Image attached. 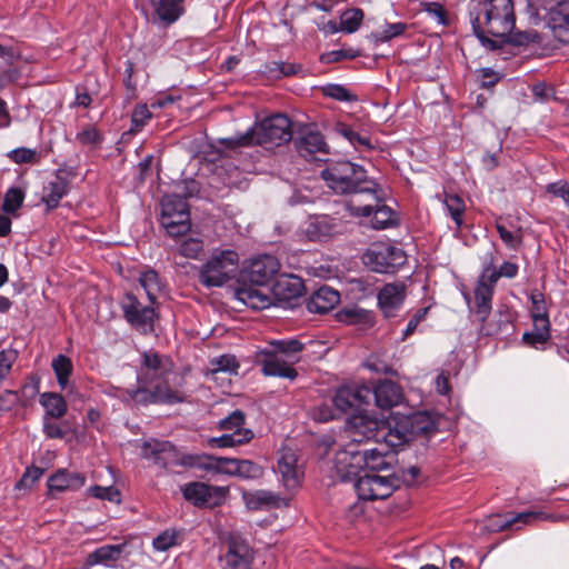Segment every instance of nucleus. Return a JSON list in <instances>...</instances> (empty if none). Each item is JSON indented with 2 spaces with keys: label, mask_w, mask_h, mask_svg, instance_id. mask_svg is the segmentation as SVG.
Returning <instances> with one entry per match:
<instances>
[{
  "label": "nucleus",
  "mask_w": 569,
  "mask_h": 569,
  "mask_svg": "<svg viewBox=\"0 0 569 569\" xmlns=\"http://www.w3.org/2000/svg\"><path fill=\"white\" fill-rule=\"evenodd\" d=\"M327 186L340 194H363L377 198L378 183L367 176L366 170L350 161H338L329 164L321 172Z\"/></svg>",
  "instance_id": "nucleus-4"
},
{
  "label": "nucleus",
  "mask_w": 569,
  "mask_h": 569,
  "mask_svg": "<svg viewBox=\"0 0 569 569\" xmlns=\"http://www.w3.org/2000/svg\"><path fill=\"white\" fill-rule=\"evenodd\" d=\"M303 343L298 339L272 340L267 347L256 352V362L261 366V372L269 377L295 380L298 376L293 365L299 361Z\"/></svg>",
  "instance_id": "nucleus-3"
},
{
  "label": "nucleus",
  "mask_w": 569,
  "mask_h": 569,
  "mask_svg": "<svg viewBox=\"0 0 569 569\" xmlns=\"http://www.w3.org/2000/svg\"><path fill=\"white\" fill-rule=\"evenodd\" d=\"M18 357V351L12 348L0 351V385L10 376Z\"/></svg>",
  "instance_id": "nucleus-57"
},
{
  "label": "nucleus",
  "mask_w": 569,
  "mask_h": 569,
  "mask_svg": "<svg viewBox=\"0 0 569 569\" xmlns=\"http://www.w3.org/2000/svg\"><path fill=\"white\" fill-rule=\"evenodd\" d=\"M254 437L253 431H246L241 435H230L224 432L220 437H211L208 439L210 448H232L250 442Z\"/></svg>",
  "instance_id": "nucleus-44"
},
{
  "label": "nucleus",
  "mask_w": 569,
  "mask_h": 569,
  "mask_svg": "<svg viewBox=\"0 0 569 569\" xmlns=\"http://www.w3.org/2000/svg\"><path fill=\"white\" fill-rule=\"evenodd\" d=\"M272 297L269 290L264 289L263 286L250 284L241 286L236 290V298L244 306L254 309L262 310L272 305Z\"/></svg>",
  "instance_id": "nucleus-27"
},
{
  "label": "nucleus",
  "mask_w": 569,
  "mask_h": 569,
  "mask_svg": "<svg viewBox=\"0 0 569 569\" xmlns=\"http://www.w3.org/2000/svg\"><path fill=\"white\" fill-rule=\"evenodd\" d=\"M246 415L243 411L237 409L232 411L228 417L221 419L218 423V428L230 435H241L246 431H252L244 427Z\"/></svg>",
  "instance_id": "nucleus-47"
},
{
  "label": "nucleus",
  "mask_w": 569,
  "mask_h": 569,
  "mask_svg": "<svg viewBox=\"0 0 569 569\" xmlns=\"http://www.w3.org/2000/svg\"><path fill=\"white\" fill-rule=\"evenodd\" d=\"M239 256L234 250H214L201 267L200 282L206 287H221L234 276Z\"/></svg>",
  "instance_id": "nucleus-7"
},
{
  "label": "nucleus",
  "mask_w": 569,
  "mask_h": 569,
  "mask_svg": "<svg viewBox=\"0 0 569 569\" xmlns=\"http://www.w3.org/2000/svg\"><path fill=\"white\" fill-rule=\"evenodd\" d=\"M392 421L388 422V433L383 436L387 447H397L416 436L428 433L433 426L430 417L422 412L398 416Z\"/></svg>",
  "instance_id": "nucleus-5"
},
{
  "label": "nucleus",
  "mask_w": 569,
  "mask_h": 569,
  "mask_svg": "<svg viewBox=\"0 0 569 569\" xmlns=\"http://www.w3.org/2000/svg\"><path fill=\"white\" fill-rule=\"evenodd\" d=\"M323 96L342 102H355L358 97L351 93L345 86L338 83H329L321 88Z\"/></svg>",
  "instance_id": "nucleus-51"
},
{
  "label": "nucleus",
  "mask_w": 569,
  "mask_h": 569,
  "mask_svg": "<svg viewBox=\"0 0 569 569\" xmlns=\"http://www.w3.org/2000/svg\"><path fill=\"white\" fill-rule=\"evenodd\" d=\"M221 466V473L238 476L244 479H258L263 475L262 467L250 460L222 457Z\"/></svg>",
  "instance_id": "nucleus-31"
},
{
  "label": "nucleus",
  "mask_w": 569,
  "mask_h": 569,
  "mask_svg": "<svg viewBox=\"0 0 569 569\" xmlns=\"http://www.w3.org/2000/svg\"><path fill=\"white\" fill-rule=\"evenodd\" d=\"M408 26L405 22L387 23L383 29L373 34L377 42H388L405 33Z\"/></svg>",
  "instance_id": "nucleus-59"
},
{
  "label": "nucleus",
  "mask_w": 569,
  "mask_h": 569,
  "mask_svg": "<svg viewBox=\"0 0 569 569\" xmlns=\"http://www.w3.org/2000/svg\"><path fill=\"white\" fill-rule=\"evenodd\" d=\"M495 288L496 283L489 281L481 272L473 290L475 307L472 309L480 322H486L491 313Z\"/></svg>",
  "instance_id": "nucleus-22"
},
{
  "label": "nucleus",
  "mask_w": 569,
  "mask_h": 569,
  "mask_svg": "<svg viewBox=\"0 0 569 569\" xmlns=\"http://www.w3.org/2000/svg\"><path fill=\"white\" fill-rule=\"evenodd\" d=\"M179 531L176 529H167L159 533L152 541V546L157 551H167L178 545Z\"/></svg>",
  "instance_id": "nucleus-58"
},
{
  "label": "nucleus",
  "mask_w": 569,
  "mask_h": 569,
  "mask_svg": "<svg viewBox=\"0 0 569 569\" xmlns=\"http://www.w3.org/2000/svg\"><path fill=\"white\" fill-rule=\"evenodd\" d=\"M242 499L246 507L249 510H268L271 508H278L281 502V498L268 490H254L242 493Z\"/></svg>",
  "instance_id": "nucleus-33"
},
{
  "label": "nucleus",
  "mask_w": 569,
  "mask_h": 569,
  "mask_svg": "<svg viewBox=\"0 0 569 569\" xmlns=\"http://www.w3.org/2000/svg\"><path fill=\"white\" fill-rule=\"evenodd\" d=\"M335 132L348 140L349 143L356 149H372V143L369 137L361 136L359 132L355 131L350 126L343 122L336 123Z\"/></svg>",
  "instance_id": "nucleus-45"
},
{
  "label": "nucleus",
  "mask_w": 569,
  "mask_h": 569,
  "mask_svg": "<svg viewBox=\"0 0 569 569\" xmlns=\"http://www.w3.org/2000/svg\"><path fill=\"white\" fill-rule=\"evenodd\" d=\"M173 370V363L167 356L153 350L141 353L140 371L138 373V387L147 388L154 381L164 380Z\"/></svg>",
  "instance_id": "nucleus-12"
},
{
  "label": "nucleus",
  "mask_w": 569,
  "mask_h": 569,
  "mask_svg": "<svg viewBox=\"0 0 569 569\" xmlns=\"http://www.w3.org/2000/svg\"><path fill=\"white\" fill-rule=\"evenodd\" d=\"M305 292L302 279L295 274H280L272 284V296L279 302H290Z\"/></svg>",
  "instance_id": "nucleus-26"
},
{
  "label": "nucleus",
  "mask_w": 569,
  "mask_h": 569,
  "mask_svg": "<svg viewBox=\"0 0 569 569\" xmlns=\"http://www.w3.org/2000/svg\"><path fill=\"white\" fill-rule=\"evenodd\" d=\"M507 37H509V41L516 46L539 44L541 42L540 34L536 30L511 31Z\"/></svg>",
  "instance_id": "nucleus-60"
},
{
  "label": "nucleus",
  "mask_w": 569,
  "mask_h": 569,
  "mask_svg": "<svg viewBox=\"0 0 569 569\" xmlns=\"http://www.w3.org/2000/svg\"><path fill=\"white\" fill-rule=\"evenodd\" d=\"M363 17L365 13L359 8L346 10L340 17V29H342V32L346 33L356 32L360 28L363 21Z\"/></svg>",
  "instance_id": "nucleus-49"
},
{
  "label": "nucleus",
  "mask_w": 569,
  "mask_h": 569,
  "mask_svg": "<svg viewBox=\"0 0 569 569\" xmlns=\"http://www.w3.org/2000/svg\"><path fill=\"white\" fill-rule=\"evenodd\" d=\"M363 262L375 272L389 273L406 262V254L393 246L379 244L367 250Z\"/></svg>",
  "instance_id": "nucleus-13"
},
{
  "label": "nucleus",
  "mask_w": 569,
  "mask_h": 569,
  "mask_svg": "<svg viewBox=\"0 0 569 569\" xmlns=\"http://www.w3.org/2000/svg\"><path fill=\"white\" fill-rule=\"evenodd\" d=\"M203 250L202 240L198 238H188L180 243L179 252L181 256L190 259H197Z\"/></svg>",
  "instance_id": "nucleus-63"
},
{
  "label": "nucleus",
  "mask_w": 569,
  "mask_h": 569,
  "mask_svg": "<svg viewBox=\"0 0 569 569\" xmlns=\"http://www.w3.org/2000/svg\"><path fill=\"white\" fill-rule=\"evenodd\" d=\"M152 113L146 103L137 104L131 114V132L141 131L151 120Z\"/></svg>",
  "instance_id": "nucleus-53"
},
{
  "label": "nucleus",
  "mask_w": 569,
  "mask_h": 569,
  "mask_svg": "<svg viewBox=\"0 0 569 569\" xmlns=\"http://www.w3.org/2000/svg\"><path fill=\"white\" fill-rule=\"evenodd\" d=\"M353 487L361 500H382L391 496L396 486L388 477L365 473L356 480Z\"/></svg>",
  "instance_id": "nucleus-16"
},
{
  "label": "nucleus",
  "mask_w": 569,
  "mask_h": 569,
  "mask_svg": "<svg viewBox=\"0 0 569 569\" xmlns=\"http://www.w3.org/2000/svg\"><path fill=\"white\" fill-rule=\"evenodd\" d=\"M40 403L47 416L58 419L67 413L68 406L64 398L56 392H44L40 396Z\"/></svg>",
  "instance_id": "nucleus-41"
},
{
  "label": "nucleus",
  "mask_w": 569,
  "mask_h": 569,
  "mask_svg": "<svg viewBox=\"0 0 569 569\" xmlns=\"http://www.w3.org/2000/svg\"><path fill=\"white\" fill-rule=\"evenodd\" d=\"M189 210L188 203L184 197L179 194H166L161 201V224L163 228L173 229V220H169L170 216L183 217L184 211Z\"/></svg>",
  "instance_id": "nucleus-36"
},
{
  "label": "nucleus",
  "mask_w": 569,
  "mask_h": 569,
  "mask_svg": "<svg viewBox=\"0 0 569 569\" xmlns=\"http://www.w3.org/2000/svg\"><path fill=\"white\" fill-rule=\"evenodd\" d=\"M274 471L286 490L296 491L302 486L305 466L292 449L283 448L279 451Z\"/></svg>",
  "instance_id": "nucleus-11"
},
{
  "label": "nucleus",
  "mask_w": 569,
  "mask_h": 569,
  "mask_svg": "<svg viewBox=\"0 0 569 569\" xmlns=\"http://www.w3.org/2000/svg\"><path fill=\"white\" fill-rule=\"evenodd\" d=\"M88 493L100 500H108L111 502H120V492L113 486L102 487V486H91L88 489Z\"/></svg>",
  "instance_id": "nucleus-61"
},
{
  "label": "nucleus",
  "mask_w": 569,
  "mask_h": 569,
  "mask_svg": "<svg viewBox=\"0 0 569 569\" xmlns=\"http://www.w3.org/2000/svg\"><path fill=\"white\" fill-rule=\"evenodd\" d=\"M340 302V293L322 286L315 291L307 301V309L312 313H327Z\"/></svg>",
  "instance_id": "nucleus-30"
},
{
  "label": "nucleus",
  "mask_w": 569,
  "mask_h": 569,
  "mask_svg": "<svg viewBox=\"0 0 569 569\" xmlns=\"http://www.w3.org/2000/svg\"><path fill=\"white\" fill-rule=\"evenodd\" d=\"M51 367L57 377V382L59 387L61 388V390H64L68 387L69 378L73 371V365L71 359L60 353L52 359Z\"/></svg>",
  "instance_id": "nucleus-46"
},
{
  "label": "nucleus",
  "mask_w": 569,
  "mask_h": 569,
  "mask_svg": "<svg viewBox=\"0 0 569 569\" xmlns=\"http://www.w3.org/2000/svg\"><path fill=\"white\" fill-rule=\"evenodd\" d=\"M496 229L499 233L500 239L506 244V247L510 250H519L523 243L521 229L510 230L506 227L502 221V218H498L496 220Z\"/></svg>",
  "instance_id": "nucleus-48"
},
{
  "label": "nucleus",
  "mask_w": 569,
  "mask_h": 569,
  "mask_svg": "<svg viewBox=\"0 0 569 569\" xmlns=\"http://www.w3.org/2000/svg\"><path fill=\"white\" fill-rule=\"evenodd\" d=\"M565 519H567V517L562 515L549 513L542 510H530L503 518L501 516H496L491 519V528L493 530H506L516 525L528 526L539 521L558 522L563 521Z\"/></svg>",
  "instance_id": "nucleus-19"
},
{
  "label": "nucleus",
  "mask_w": 569,
  "mask_h": 569,
  "mask_svg": "<svg viewBox=\"0 0 569 569\" xmlns=\"http://www.w3.org/2000/svg\"><path fill=\"white\" fill-rule=\"evenodd\" d=\"M278 259L263 254L252 260L247 271L248 280L257 286H266L279 271Z\"/></svg>",
  "instance_id": "nucleus-24"
},
{
  "label": "nucleus",
  "mask_w": 569,
  "mask_h": 569,
  "mask_svg": "<svg viewBox=\"0 0 569 569\" xmlns=\"http://www.w3.org/2000/svg\"><path fill=\"white\" fill-rule=\"evenodd\" d=\"M371 392V397H375L377 407L381 409H391L398 406L402 400L401 388L389 379L380 380Z\"/></svg>",
  "instance_id": "nucleus-29"
},
{
  "label": "nucleus",
  "mask_w": 569,
  "mask_h": 569,
  "mask_svg": "<svg viewBox=\"0 0 569 569\" xmlns=\"http://www.w3.org/2000/svg\"><path fill=\"white\" fill-rule=\"evenodd\" d=\"M297 151L301 157L309 158L316 153H326L327 143L320 132L308 131L295 140Z\"/></svg>",
  "instance_id": "nucleus-34"
},
{
  "label": "nucleus",
  "mask_w": 569,
  "mask_h": 569,
  "mask_svg": "<svg viewBox=\"0 0 569 569\" xmlns=\"http://www.w3.org/2000/svg\"><path fill=\"white\" fill-rule=\"evenodd\" d=\"M69 190V183L67 179L56 176L54 179L50 180L42 190L41 200L46 203L48 209H56L61 199L67 196Z\"/></svg>",
  "instance_id": "nucleus-38"
},
{
  "label": "nucleus",
  "mask_w": 569,
  "mask_h": 569,
  "mask_svg": "<svg viewBox=\"0 0 569 569\" xmlns=\"http://www.w3.org/2000/svg\"><path fill=\"white\" fill-rule=\"evenodd\" d=\"M547 27L561 43H569V0L557 3L548 13Z\"/></svg>",
  "instance_id": "nucleus-25"
},
{
  "label": "nucleus",
  "mask_w": 569,
  "mask_h": 569,
  "mask_svg": "<svg viewBox=\"0 0 569 569\" xmlns=\"http://www.w3.org/2000/svg\"><path fill=\"white\" fill-rule=\"evenodd\" d=\"M86 483L84 475L80 472H69L66 469H59L48 478V495L63 492L67 490H78Z\"/></svg>",
  "instance_id": "nucleus-28"
},
{
  "label": "nucleus",
  "mask_w": 569,
  "mask_h": 569,
  "mask_svg": "<svg viewBox=\"0 0 569 569\" xmlns=\"http://www.w3.org/2000/svg\"><path fill=\"white\" fill-rule=\"evenodd\" d=\"M109 396L120 399L128 406L141 405L147 406L149 403H177L181 402V396L172 390L167 383H158L153 390L148 388L138 387L136 389H124L120 387H111L106 392Z\"/></svg>",
  "instance_id": "nucleus-6"
},
{
  "label": "nucleus",
  "mask_w": 569,
  "mask_h": 569,
  "mask_svg": "<svg viewBox=\"0 0 569 569\" xmlns=\"http://www.w3.org/2000/svg\"><path fill=\"white\" fill-rule=\"evenodd\" d=\"M123 548L124 545L101 546L87 556L86 565L89 567L96 565L113 567L114 563L121 558Z\"/></svg>",
  "instance_id": "nucleus-35"
},
{
  "label": "nucleus",
  "mask_w": 569,
  "mask_h": 569,
  "mask_svg": "<svg viewBox=\"0 0 569 569\" xmlns=\"http://www.w3.org/2000/svg\"><path fill=\"white\" fill-rule=\"evenodd\" d=\"M379 193V191L377 192ZM372 202L363 206L357 204L355 199L348 202V210L351 214L357 217H369L372 216L371 226L377 230L387 229L397 223V216L395 211L381 202L379 194L377 198H370Z\"/></svg>",
  "instance_id": "nucleus-14"
},
{
  "label": "nucleus",
  "mask_w": 569,
  "mask_h": 569,
  "mask_svg": "<svg viewBox=\"0 0 569 569\" xmlns=\"http://www.w3.org/2000/svg\"><path fill=\"white\" fill-rule=\"evenodd\" d=\"M181 492L187 501L198 508H214L223 503L229 489L227 487L192 481L181 487Z\"/></svg>",
  "instance_id": "nucleus-10"
},
{
  "label": "nucleus",
  "mask_w": 569,
  "mask_h": 569,
  "mask_svg": "<svg viewBox=\"0 0 569 569\" xmlns=\"http://www.w3.org/2000/svg\"><path fill=\"white\" fill-rule=\"evenodd\" d=\"M359 452L363 458V461L361 462L363 469L375 471L382 470L388 467V463L385 459L387 450L382 449L381 445L376 442V440L373 443L370 442V445L365 443L361 448H359Z\"/></svg>",
  "instance_id": "nucleus-37"
},
{
  "label": "nucleus",
  "mask_w": 569,
  "mask_h": 569,
  "mask_svg": "<svg viewBox=\"0 0 569 569\" xmlns=\"http://www.w3.org/2000/svg\"><path fill=\"white\" fill-rule=\"evenodd\" d=\"M407 296V286L402 281L386 283L378 292V306L387 318L395 317Z\"/></svg>",
  "instance_id": "nucleus-21"
},
{
  "label": "nucleus",
  "mask_w": 569,
  "mask_h": 569,
  "mask_svg": "<svg viewBox=\"0 0 569 569\" xmlns=\"http://www.w3.org/2000/svg\"><path fill=\"white\" fill-rule=\"evenodd\" d=\"M151 8L160 22L170 26L184 13V0H151Z\"/></svg>",
  "instance_id": "nucleus-32"
},
{
  "label": "nucleus",
  "mask_w": 569,
  "mask_h": 569,
  "mask_svg": "<svg viewBox=\"0 0 569 569\" xmlns=\"http://www.w3.org/2000/svg\"><path fill=\"white\" fill-rule=\"evenodd\" d=\"M124 319L137 330L148 333L153 330L154 309L143 306L132 293H127L121 302Z\"/></svg>",
  "instance_id": "nucleus-15"
},
{
  "label": "nucleus",
  "mask_w": 569,
  "mask_h": 569,
  "mask_svg": "<svg viewBox=\"0 0 569 569\" xmlns=\"http://www.w3.org/2000/svg\"><path fill=\"white\" fill-rule=\"evenodd\" d=\"M550 339V325L533 323V330L525 332L522 340L529 346L546 343Z\"/></svg>",
  "instance_id": "nucleus-54"
},
{
  "label": "nucleus",
  "mask_w": 569,
  "mask_h": 569,
  "mask_svg": "<svg viewBox=\"0 0 569 569\" xmlns=\"http://www.w3.org/2000/svg\"><path fill=\"white\" fill-rule=\"evenodd\" d=\"M253 558V549L246 540L231 537L228 541L223 569H251Z\"/></svg>",
  "instance_id": "nucleus-20"
},
{
  "label": "nucleus",
  "mask_w": 569,
  "mask_h": 569,
  "mask_svg": "<svg viewBox=\"0 0 569 569\" xmlns=\"http://www.w3.org/2000/svg\"><path fill=\"white\" fill-rule=\"evenodd\" d=\"M512 321L509 315H499V318L495 322H481L480 331L485 336H496L502 332H508L512 329Z\"/></svg>",
  "instance_id": "nucleus-50"
},
{
  "label": "nucleus",
  "mask_w": 569,
  "mask_h": 569,
  "mask_svg": "<svg viewBox=\"0 0 569 569\" xmlns=\"http://www.w3.org/2000/svg\"><path fill=\"white\" fill-rule=\"evenodd\" d=\"M292 138L291 121L284 114H273L257 122L243 133L224 138L221 143L227 149L250 148L262 146L272 148L281 146Z\"/></svg>",
  "instance_id": "nucleus-2"
},
{
  "label": "nucleus",
  "mask_w": 569,
  "mask_h": 569,
  "mask_svg": "<svg viewBox=\"0 0 569 569\" xmlns=\"http://www.w3.org/2000/svg\"><path fill=\"white\" fill-rule=\"evenodd\" d=\"M157 452L176 451L174 447L169 441L157 443ZM222 457H214L209 453H189V452H174L172 463L188 469H196L200 471L221 473Z\"/></svg>",
  "instance_id": "nucleus-9"
},
{
  "label": "nucleus",
  "mask_w": 569,
  "mask_h": 569,
  "mask_svg": "<svg viewBox=\"0 0 569 569\" xmlns=\"http://www.w3.org/2000/svg\"><path fill=\"white\" fill-rule=\"evenodd\" d=\"M361 56V51L356 48H343L325 52L320 56L322 63H336L342 60H352Z\"/></svg>",
  "instance_id": "nucleus-52"
},
{
  "label": "nucleus",
  "mask_w": 569,
  "mask_h": 569,
  "mask_svg": "<svg viewBox=\"0 0 569 569\" xmlns=\"http://www.w3.org/2000/svg\"><path fill=\"white\" fill-rule=\"evenodd\" d=\"M362 461L359 446L350 441L346 448L336 452L333 468L341 481H351L363 469Z\"/></svg>",
  "instance_id": "nucleus-17"
},
{
  "label": "nucleus",
  "mask_w": 569,
  "mask_h": 569,
  "mask_svg": "<svg viewBox=\"0 0 569 569\" xmlns=\"http://www.w3.org/2000/svg\"><path fill=\"white\" fill-rule=\"evenodd\" d=\"M443 204L448 216L456 224V231H460L463 226V217L466 212V203L463 199L455 193H446Z\"/></svg>",
  "instance_id": "nucleus-42"
},
{
  "label": "nucleus",
  "mask_w": 569,
  "mask_h": 569,
  "mask_svg": "<svg viewBox=\"0 0 569 569\" xmlns=\"http://www.w3.org/2000/svg\"><path fill=\"white\" fill-rule=\"evenodd\" d=\"M23 199H24V193L21 189L11 188L6 192L4 201H3V209L7 212H14L22 206Z\"/></svg>",
  "instance_id": "nucleus-64"
},
{
  "label": "nucleus",
  "mask_w": 569,
  "mask_h": 569,
  "mask_svg": "<svg viewBox=\"0 0 569 569\" xmlns=\"http://www.w3.org/2000/svg\"><path fill=\"white\" fill-rule=\"evenodd\" d=\"M529 298L531 301L530 313L533 323L550 325L549 310L547 307L545 295L538 289H535L531 290Z\"/></svg>",
  "instance_id": "nucleus-43"
},
{
  "label": "nucleus",
  "mask_w": 569,
  "mask_h": 569,
  "mask_svg": "<svg viewBox=\"0 0 569 569\" xmlns=\"http://www.w3.org/2000/svg\"><path fill=\"white\" fill-rule=\"evenodd\" d=\"M102 140V133L92 124H86L76 134V141L82 146H99Z\"/></svg>",
  "instance_id": "nucleus-55"
},
{
  "label": "nucleus",
  "mask_w": 569,
  "mask_h": 569,
  "mask_svg": "<svg viewBox=\"0 0 569 569\" xmlns=\"http://www.w3.org/2000/svg\"><path fill=\"white\" fill-rule=\"evenodd\" d=\"M341 231L337 218L328 214H316L309 218L303 229L305 234L311 241H323Z\"/></svg>",
  "instance_id": "nucleus-23"
},
{
  "label": "nucleus",
  "mask_w": 569,
  "mask_h": 569,
  "mask_svg": "<svg viewBox=\"0 0 569 569\" xmlns=\"http://www.w3.org/2000/svg\"><path fill=\"white\" fill-rule=\"evenodd\" d=\"M213 372H229L237 373L239 369V362L232 355H222L213 358L210 361Z\"/></svg>",
  "instance_id": "nucleus-56"
},
{
  "label": "nucleus",
  "mask_w": 569,
  "mask_h": 569,
  "mask_svg": "<svg viewBox=\"0 0 569 569\" xmlns=\"http://www.w3.org/2000/svg\"><path fill=\"white\" fill-rule=\"evenodd\" d=\"M388 422L366 411H359L349 418L346 433L357 446L370 445L371 440L379 442L388 433Z\"/></svg>",
  "instance_id": "nucleus-8"
},
{
  "label": "nucleus",
  "mask_w": 569,
  "mask_h": 569,
  "mask_svg": "<svg viewBox=\"0 0 569 569\" xmlns=\"http://www.w3.org/2000/svg\"><path fill=\"white\" fill-rule=\"evenodd\" d=\"M139 283L146 291L151 305H153L163 289L162 280L153 269H146L140 272Z\"/></svg>",
  "instance_id": "nucleus-39"
},
{
  "label": "nucleus",
  "mask_w": 569,
  "mask_h": 569,
  "mask_svg": "<svg viewBox=\"0 0 569 569\" xmlns=\"http://www.w3.org/2000/svg\"><path fill=\"white\" fill-rule=\"evenodd\" d=\"M472 29L482 44L495 47L489 36L505 38L515 30L516 17L512 0H485L470 12Z\"/></svg>",
  "instance_id": "nucleus-1"
},
{
  "label": "nucleus",
  "mask_w": 569,
  "mask_h": 569,
  "mask_svg": "<svg viewBox=\"0 0 569 569\" xmlns=\"http://www.w3.org/2000/svg\"><path fill=\"white\" fill-rule=\"evenodd\" d=\"M342 316L346 321H348L349 323H352V325H370L371 326L373 322L371 312L363 310V309H358V308L346 309V310H343Z\"/></svg>",
  "instance_id": "nucleus-62"
},
{
  "label": "nucleus",
  "mask_w": 569,
  "mask_h": 569,
  "mask_svg": "<svg viewBox=\"0 0 569 569\" xmlns=\"http://www.w3.org/2000/svg\"><path fill=\"white\" fill-rule=\"evenodd\" d=\"M371 393L367 386L345 385L336 390L332 402L340 412L347 413L369 403Z\"/></svg>",
  "instance_id": "nucleus-18"
},
{
  "label": "nucleus",
  "mask_w": 569,
  "mask_h": 569,
  "mask_svg": "<svg viewBox=\"0 0 569 569\" xmlns=\"http://www.w3.org/2000/svg\"><path fill=\"white\" fill-rule=\"evenodd\" d=\"M481 272L487 276L489 281L497 284L500 278H516L519 272V264L512 261H503L499 268H496L492 261H490L483 266Z\"/></svg>",
  "instance_id": "nucleus-40"
}]
</instances>
